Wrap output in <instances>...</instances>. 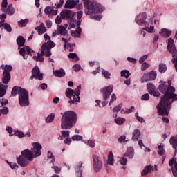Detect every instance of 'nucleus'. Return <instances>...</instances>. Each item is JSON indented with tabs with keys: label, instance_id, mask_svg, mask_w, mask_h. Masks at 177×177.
I'll use <instances>...</instances> for the list:
<instances>
[{
	"label": "nucleus",
	"instance_id": "f257e3e1",
	"mask_svg": "<svg viewBox=\"0 0 177 177\" xmlns=\"http://www.w3.org/2000/svg\"><path fill=\"white\" fill-rule=\"evenodd\" d=\"M160 92L164 93L161 97L160 102L157 105L160 115H168L171 110V104L177 100V95L175 94V87L169 86L167 82L161 81L158 87Z\"/></svg>",
	"mask_w": 177,
	"mask_h": 177
},
{
	"label": "nucleus",
	"instance_id": "f03ea898",
	"mask_svg": "<svg viewBox=\"0 0 177 177\" xmlns=\"http://www.w3.org/2000/svg\"><path fill=\"white\" fill-rule=\"evenodd\" d=\"M44 38L45 42L41 46V51L37 53V56L33 57L34 60H36V62H44L45 60L44 59V55H45L46 57H50V56H52L50 49L56 46V44L50 40V36L48 35L46 33L44 34Z\"/></svg>",
	"mask_w": 177,
	"mask_h": 177
},
{
	"label": "nucleus",
	"instance_id": "7ed1b4c3",
	"mask_svg": "<svg viewBox=\"0 0 177 177\" xmlns=\"http://www.w3.org/2000/svg\"><path fill=\"white\" fill-rule=\"evenodd\" d=\"M77 122V114L73 111H67L61 118L62 129H71Z\"/></svg>",
	"mask_w": 177,
	"mask_h": 177
},
{
	"label": "nucleus",
	"instance_id": "20e7f679",
	"mask_svg": "<svg viewBox=\"0 0 177 177\" xmlns=\"http://www.w3.org/2000/svg\"><path fill=\"white\" fill-rule=\"evenodd\" d=\"M34 160L32 152L30 149H24L21 152V155L17 157V162L20 167H27L30 161Z\"/></svg>",
	"mask_w": 177,
	"mask_h": 177
},
{
	"label": "nucleus",
	"instance_id": "39448f33",
	"mask_svg": "<svg viewBox=\"0 0 177 177\" xmlns=\"http://www.w3.org/2000/svg\"><path fill=\"white\" fill-rule=\"evenodd\" d=\"M81 93V85L77 86V88L74 90L71 88H67L66 90L65 94L67 97L70 99L68 103L71 104H77L80 103V95Z\"/></svg>",
	"mask_w": 177,
	"mask_h": 177
},
{
	"label": "nucleus",
	"instance_id": "423d86ee",
	"mask_svg": "<svg viewBox=\"0 0 177 177\" xmlns=\"http://www.w3.org/2000/svg\"><path fill=\"white\" fill-rule=\"evenodd\" d=\"M103 10H104V8L97 2L90 3L88 7V13L90 15L91 19H94V20H101L102 15H96V13H102Z\"/></svg>",
	"mask_w": 177,
	"mask_h": 177
},
{
	"label": "nucleus",
	"instance_id": "0eeeda50",
	"mask_svg": "<svg viewBox=\"0 0 177 177\" xmlns=\"http://www.w3.org/2000/svg\"><path fill=\"white\" fill-rule=\"evenodd\" d=\"M19 103L21 107H27L30 106L28 91L24 88H20L19 91Z\"/></svg>",
	"mask_w": 177,
	"mask_h": 177
},
{
	"label": "nucleus",
	"instance_id": "6e6552de",
	"mask_svg": "<svg viewBox=\"0 0 177 177\" xmlns=\"http://www.w3.org/2000/svg\"><path fill=\"white\" fill-rule=\"evenodd\" d=\"M93 168L95 172H100L103 168V160L97 154L92 155Z\"/></svg>",
	"mask_w": 177,
	"mask_h": 177
},
{
	"label": "nucleus",
	"instance_id": "1a4fd4ad",
	"mask_svg": "<svg viewBox=\"0 0 177 177\" xmlns=\"http://www.w3.org/2000/svg\"><path fill=\"white\" fill-rule=\"evenodd\" d=\"M1 68L3 70V84H9V81H10V71H12V66L10 65H1Z\"/></svg>",
	"mask_w": 177,
	"mask_h": 177
},
{
	"label": "nucleus",
	"instance_id": "9d476101",
	"mask_svg": "<svg viewBox=\"0 0 177 177\" xmlns=\"http://www.w3.org/2000/svg\"><path fill=\"white\" fill-rule=\"evenodd\" d=\"M32 146L33 147L31 149L32 154L34 158H37V157H39L41 154H42V145L39 144V142H33L32 143Z\"/></svg>",
	"mask_w": 177,
	"mask_h": 177
},
{
	"label": "nucleus",
	"instance_id": "9b49d317",
	"mask_svg": "<svg viewBox=\"0 0 177 177\" xmlns=\"http://www.w3.org/2000/svg\"><path fill=\"white\" fill-rule=\"evenodd\" d=\"M39 80V81H42L44 80V75L41 73L39 71V68L38 66H35L32 70V76L30 77V80Z\"/></svg>",
	"mask_w": 177,
	"mask_h": 177
},
{
	"label": "nucleus",
	"instance_id": "f8f14e48",
	"mask_svg": "<svg viewBox=\"0 0 177 177\" xmlns=\"http://www.w3.org/2000/svg\"><path fill=\"white\" fill-rule=\"evenodd\" d=\"M146 19V14L142 13L139 14L136 17V22L137 24H139V26H145V27H147V26H150L149 22L145 21Z\"/></svg>",
	"mask_w": 177,
	"mask_h": 177
},
{
	"label": "nucleus",
	"instance_id": "ddd939ff",
	"mask_svg": "<svg viewBox=\"0 0 177 177\" xmlns=\"http://www.w3.org/2000/svg\"><path fill=\"white\" fill-rule=\"evenodd\" d=\"M31 52L33 51L29 46H24L19 50V53L21 56H22L25 60H27V59H28V56H32Z\"/></svg>",
	"mask_w": 177,
	"mask_h": 177
},
{
	"label": "nucleus",
	"instance_id": "4468645a",
	"mask_svg": "<svg viewBox=\"0 0 177 177\" xmlns=\"http://www.w3.org/2000/svg\"><path fill=\"white\" fill-rule=\"evenodd\" d=\"M114 87L113 86H109L107 87H104L101 90V92H102L103 98L104 100H107L109 97H110V95L113 93V89Z\"/></svg>",
	"mask_w": 177,
	"mask_h": 177
},
{
	"label": "nucleus",
	"instance_id": "2eb2a0df",
	"mask_svg": "<svg viewBox=\"0 0 177 177\" xmlns=\"http://www.w3.org/2000/svg\"><path fill=\"white\" fill-rule=\"evenodd\" d=\"M169 165L171 168L173 176L177 177V162L176 158H173L169 160Z\"/></svg>",
	"mask_w": 177,
	"mask_h": 177
},
{
	"label": "nucleus",
	"instance_id": "dca6fc26",
	"mask_svg": "<svg viewBox=\"0 0 177 177\" xmlns=\"http://www.w3.org/2000/svg\"><path fill=\"white\" fill-rule=\"evenodd\" d=\"M147 88L148 89L149 93H150V95H152V96H160L159 92L156 90V86H154L153 84L147 83Z\"/></svg>",
	"mask_w": 177,
	"mask_h": 177
},
{
	"label": "nucleus",
	"instance_id": "f3484780",
	"mask_svg": "<svg viewBox=\"0 0 177 177\" xmlns=\"http://www.w3.org/2000/svg\"><path fill=\"white\" fill-rule=\"evenodd\" d=\"M82 162L79 161L75 167V176L77 177H82V171H84V166H82Z\"/></svg>",
	"mask_w": 177,
	"mask_h": 177
},
{
	"label": "nucleus",
	"instance_id": "a211bd4d",
	"mask_svg": "<svg viewBox=\"0 0 177 177\" xmlns=\"http://www.w3.org/2000/svg\"><path fill=\"white\" fill-rule=\"evenodd\" d=\"M62 19H71V16H74V12L70 10H64L60 13Z\"/></svg>",
	"mask_w": 177,
	"mask_h": 177
},
{
	"label": "nucleus",
	"instance_id": "6ab92c4d",
	"mask_svg": "<svg viewBox=\"0 0 177 177\" xmlns=\"http://www.w3.org/2000/svg\"><path fill=\"white\" fill-rule=\"evenodd\" d=\"M44 13H46V15H48L49 16H56V15L58 13V10L53 9V7L48 6L45 8Z\"/></svg>",
	"mask_w": 177,
	"mask_h": 177
},
{
	"label": "nucleus",
	"instance_id": "aec40b11",
	"mask_svg": "<svg viewBox=\"0 0 177 177\" xmlns=\"http://www.w3.org/2000/svg\"><path fill=\"white\" fill-rule=\"evenodd\" d=\"M135 156V150L132 147L127 148L125 153L124 154V157H128L130 160H132Z\"/></svg>",
	"mask_w": 177,
	"mask_h": 177
},
{
	"label": "nucleus",
	"instance_id": "412c9836",
	"mask_svg": "<svg viewBox=\"0 0 177 177\" xmlns=\"http://www.w3.org/2000/svg\"><path fill=\"white\" fill-rule=\"evenodd\" d=\"M140 135H142L140 130L138 129H134L132 132V140H133V142H138L139 138H140Z\"/></svg>",
	"mask_w": 177,
	"mask_h": 177
},
{
	"label": "nucleus",
	"instance_id": "4be33fe9",
	"mask_svg": "<svg viewBox=\"0 0 177 177\" xmlns=\"http://www.w3.org/2000/svg\"><path fill=\"white\" fill-rule=\"evenodd\" d=\"M78 2H80V0H71L70 1H66L65 3V8H67L68 9H73Z\"/></svg>",
	"mask_w": 177,
	"mask_h": 177
},
{
	"label": "nucleus",
	"instance_id": "5701e85b",
	"mask_svg": "<svg viewBox=\"0 0 177 177\" xmlns=\"http://www.w3.org/2000/svg\"><path fill=\"white\" fill-rule=\"evenodd\" d=\"M35 30L38 32L39 35H42V34L46 32V28L45 27L44 23H41L39 26H37Z\"/></svg>",
	"mask_w": 177,
	"mask_h": 177
},
{
	"label": "nucleus",
	"instance_id": "b1692460",
	"mask_svg": "<svg viewBox=\"0 0 177 177\" xmlns=\"http://www.w3.org/2000/svg\"><path fill=\"white\" fill-rule=\"evenodd\" d=\"M159 34L161 35V37H164V38H168V37H171L172 32L167 28H162L159 32Z\"/></svg>",
	"mask_w": 177,
	"mask_h": 177
},
{
	"label": "nucleus",
	"instance_id": "393cba45",
	"mask_svg": "<svg viewBox=\"0 0 177 177\" xmlns=\"http://www.w3.org/2000/svg\"><path fill=\"white\" fill-rule=\"evenodd\" d=\"M53 74L55 77H57L58 78H62V77H64V75H66V72L63 69L55 70V71H53Z\"/></svg>",
	"mask_w": 177,
	"mask_h": 177
},
{
	"label": "nucleus",
	"instance_id": "a878e982",
	"mask_svg": "<svg viewBox=\"0 0 177 177\" xmlns=\"http://www.w3.org/2000/svg\"><path fill=\"white\" fill-rule=\"evenodd\" d=\"M1 28H4L7 32H12V26L8 23L0 22Z\"/></svg>",
	"mask_w": 177,
	"mask_h": 177
},
{
	"label": "nucleus",
	"instance_id": "bb28decb",
	"mask_svg": "<svg viewBox=\"0 0 177 177\" xmlns=\"http://www.w3.org/2000/svg\"><path fill=\"white\" fill-rule=\"evenodd\" d=\"M6 89H8V86L0 82V97H3L6 95Z\"/></svg>",
	"mask_w": 177,
	"mask_h": 177
},
{
	"label": "nucleus",
	"instance_id": "cd10ccee",
	"mask_svg": "<svg viewBox=\"0 0 177 177\" xmlns=\"http://www.w3.org/2000/svg\"><path fill=\"white\" fill-rule=\"evenodd\" d=\"M107 164L109 165H114V155L111 151L108 154Z\"/></svg>",
	"mask_w": 177,
	"mask_h": 177
},
{
	"label": "nucleus",
	"instance_id": "c85d7f7f",
	"mask_svg": "<svg viewBox=\"0 0 177 177\" xmlns=\"http://www.w3.org/2000/svg\"><path fill=\"white\" fill-rule=\"evenodd\" d=\"M15 8L12 4H10L8 6L7 9L6 10L5 12L9 16H12V15H15Z\"/></svg>",
	"mask_w": 177,
	"mask_h": 177
},
{
	"label": "nucleus",
	"instance_id": "c756f323",
	"mask_svg": "<svg viewBox=\"0 0 177 177\" xmlns=\"http://www.w3.org/2000/svg\"><path fill=\"white\" fill-rule=\"evenodd\" d=\"M57 31H59V34L63 36L67 35V30L63 26H58L57 28Z\"/></svg>",
	"mask_w": 177,
	"mask_h": 177
},
{
	"label": "nucleus",
	"instance_id": "7c9ffc66",
	"mask_svg": "<svg viewBox=\"0 0 177 177\" xmlns=\"http://www.w3.org/2000/svg\"><path fill=\"white\" fill-rule=\"evenodd\" d=\"M151 169H153V166H146L141 173L142 176H145V175H147V174L151 172Z\"/></svg>",
	"mask_w": 177,
	"mask_h": 177
},
{
	"label": "nucleus",
	"instance_id": "2f4dec72",
	"mask_svg": "<svg viewBox=\"0 0 177 177\" xmlns=\"http://www.w3.org/2000/svg\"><path fill=\"white\" fill-rule=\"evenodd\" d=\"M82 29L80 26H78L76 28V31H71V35L72 37H75L76 38H80V36L81 35Z\"/></svg>",
	"mask_w": 177,
	"mask_h": 177
},
{
	"label": "nucleus",
	"instance_id": "473e14b6",
	"mask_svg": "<svg viewBox=\"0 0 177 177\" xmlns=\"http://www.w3.org/2000/svg\"><path fill=\"white\" fill-rule=\"evenodd\" d=\"M17 45L20 46H24V44L26 43V39L22 36H19L17 39Z\"/></svg>",
	"mask_w": 177,
	"mask_h": 177
},
{
	"label": "nucleus",
	"instance_id": "72a5a7b5",
	"mask_svg": "<svg viewBox=\"0 0 177 177\" xmlns=\"http://www.w3.org/2000/svg\"><path fill=\"white\" fill-rule=\"evenodd\" d=\"M65 37H66L65 38L64 37L62 38V41L64 42V48L67 49V44H68L67 42H68L70 39H71V36H70V35H68V33H66Z\"/></svg>",
	"mask_w": 177,
	"mask_h": 177
},
{
	"label": "nucleus",
	"instance_id": "f704fd0d",
	"mask_svg": "<svg viewBox=\"0 0 177 177\" xmlns=\"http://www.w3.org/2000/svg\"><path fill=\"white\" fill-rule=\"evenodd\" d=\"M84 14V12L82 11H78L77 12V20L78 21H75V24H76V26H81V19L82 17V15Z\"/></svg>",
	"mask_w": 177,
	"mask_h": 177
},
{
	"label": "nucleus",
	"instance_id": "c9c22d12",
	"mask_svg": "<svg viewBox=\"0 0 177 177\" xmlns=\"http://www.w3.org/2000/svg\"><path fill=\"white\" fill-rule=\"evenodd\" d=\"M127 156H121L118 158V162H120V164L121 165L125 166L127 165V163L128 162V159H127V158H125Z\"/></svg>",
	"mask_w": 177,
	"mask_h": 177
},
{
	"label": "nucleus",
	"instance_id": "e433bc0d",
	"mask_svg": "<svg viewBox=\"0 0 177 177\" xmlns=\"http://www.w3.org/2000/svg\"><path fill=\"white\" fill-rule=\"evenodd\" d=\"M82 142L85 143V145L90 146V147H95V140H83Z\"/></svg>",
	"mask_w": 177,
	"mask_h": 177
},
{
	"label": "nucleus",
	"instance_id": "4c0bfd02",
	"mask_svg": "<svg viewBox=\"0 0 177 177\" xmlns=\"http://www.w3.org/2000/svg\"><path fill=\"white\" fill-rule=\"evenodd\" d=\"M169 143L171 145L173 149L177 148V138L175 137H171L169 140Z\"/></svg>",
	"mask_w": 177,
	"mask_h": 177
},
{
	"label": "nucleus",
	"instance_id": "58836bf2",
	"mask_svg": "<svg viewBox=\"0 0 177 177\" xmlns=\"http://www.w3.org/2000/svg\"><path fill=\"white\" fill-rule=\"evenodd\" d=\"M53 120H55V114L51 113L46 118V124H50L51 122H53Z\"/></svg>",
	"mask_w": 177,
	"mask_h": 177
},
{
	"label": "nucleus",
	"instance_id": "ea45409f",
	"mask_svg": "<svg viewBox=\"0 0 177 177\" xmlns=\"http://www.w3.org/2000/svg\"><path fill=\"white\" fill-rule=\"evenodd\" d=\"M140 81L142 83L143 82H147V81H151L150 79V76L149 75V73H144L143 76L141 77Z\"/></svg>",
	"mask_w": 177,
	"mask_h": 177
},
{
	"label": "nucleus",
	"instance_id": "a19ab883",
	"mask_svg": "<svg viewBox=\"0 0 177 177\" xmlns=\"http://www.w3.org/2000/svg\"><path fill=\"white\" fill-rule=\"evenodd\" d=\"M158 153L159 156H164L165 154V150H164V145L160 144L158 147Z\"/></svg>",
	"mask_w": 177,
	"mask_h": 177
},
{
	"label": "nucleus",
	"instance_id": "79ce46f5",
	"mask_svg": "<svg viewBox=\"0 0 177 177\" xmlns=\"http://www.w3.org/2000/svg\"><path fill=\"white\" fill-rule=\"evenodd\" d=\"M115 122L118 125H122L125 122V118L121 117L116 118H115Z\"/></svg>",
	"mask_w": 177,
	"mask_h": 177
},
{
	"label": "nucleus",
	"instance_id": "37998d69",
	"mask_svg": "<svg viewBox=\"0 0 177 177\" xmlns=\"http://www.w3.org/2000/svg\"><path fill=\"white\" fill-rule=\"evenodd\" d=\"M28 23V19H21L20 21H18V26L19 27H26Z\"/></svg>",
	"mask_w": 177,
	"mask_h": 177
},
{
	"label": "nucleus",
	"instance_id": "c03bdc74",
	"mask_svg": "<svg viewBox=\"0 0 177 177\" xmlns=\"http://www.w3.org/2000/svg\"><path fill=\"white\" fill-rule=\"evenodd\" d=\"M14 135L19 137V139H22V138H24V133L20 130H15Z\"/></svg>",
	"mask_w": 177,
	"mask_h": 177
},
{
	"label": "nucleus",
	"instance_id": "a18cd8bd",
	"mask_svg": "<svg viewBox=\"0 0 177 177\" xmlns=\"http://www.w3.org/2000/svg\"><path fill=\"white\" fill-rule=\"evenodd\" d=\"M20 89H21V88H19L17 86L13 87L11 91V96H16L17 94L19 95V92H20Z\"/></svg>",
	"mask_w": 177,
	"mask_h": 177
},
{
	"label": "nucleus",
	"instance_id": "49530a36",
	"mask_svg": "<svg viewBox=\"0 0 177 177\" xmlns=\"http://www.w3.org/2000/svg\"><path fill=\"white\" fill-rule=\"evenodd\" d=\"M142 30H144V31H147V32H149L150 34H153V32H154V26H151L149 27V26H147L145 28H143Z\"/></svg>",
	"mask_w": 177,
	"mask_h": 177
},
{
	"label": "nucleus",
	"instance_id": "de8ad7c7",
	"mask_svg": "<svg viewBox=\"0 0 177 177\" xmlns=\"http://www.w3.org/2000/svg\"><path fill=\"white\" fill-rule=\"evenodd\" d=\"M82 139H84V138L80 135H74L72 136V140H73V142H79L80 140L82 142V140H84Z\"/></svg>",
	"mask_w": 177,
	"mask_h": 177
},
{
	"label": "nucleus",
	"instance_id": "09e8293b",
	"mask_svg": "<svg viewBox=\"0 0 177 177\" xmlns=\"http://www.w3.org/2000/svg\"><path fill=\"white\" fill-rule=\"evenodd\" d=\"M6 131L9 133V136H13L15 135V131H13V129L10 126L6 127Z\"/></svg>",
	"mask_w": 177,
	"mask_h": 177
},
{
	"label": "nucleus",
	"instance_id": "8fccbe9b",
	"mask_svg": "<svg viewBox=\"0 0 177 177\" xmlns=\"http://www.w3.org/2000/svg\"><path fill=\"white\" fill-rule=\"evenodd\" d=\"M102 75H104V77L106 80H110V76L111 75V74H110V73H109V71H107L104 69H102Z\"/></svg>",
	"mask_w": 177,
	"mask_h": 177
},
{
	"label": "nucleus",
	"instance_id": "3c124183",
	"mask_svg": "<svg viewBox=\"0 0 177 177\" xmlns=\"http://www.w3.org/2000/svg\"><path fill=\"white\" fill-rule=\"evenodd\" d=\"M8 6V0H3L1 3L2 12H6V8Z\"/></svg>",
	"mask_w": 177,
	"mask_h": 177
},
{
	"label": "nucleus",
	"instance_id": "603ef678",
	"mask_svg": "<svg viewBox=\"0 0 177 177\" xmlns=\"http://www.w3.org/2000/svg\"><path fill=\"white\" fill-rule=\"evenodd\" d=\"M120 74H121V77H124V78H127V79L129 78L130 75L128 70L122 71Z\"/></svg>",
	"mask_w": 177,
	"mask_h": 177
},
{
	"label": "nucleus",
	"instance_id": "864d4df0",
	"mask_svg": "<svg viewBox=\"0 0 177 177\" xmlns=\"http://www.w3.org/2000/svg\"><path fill=\"white\" fill-rule=\"evenodd\" d=\"M48 158H52V160L50 161V164H53V165H55V156H53V153L50 151H48Z\"/></svg>",
	"mask_w": 177,
	"mask_h": 177
},
{
	"label": "nucleus",
	"instance_id": "5fc2aeb1",
	"mask_svg": "<svg viewBox=\"0 0 177 177\" xmlns=\"http://www.w3.org/2000/svg\"><path fill=\"white\" fill-rule=\"evenodd\" d=\"M159 71L160 73H165L167 71V65L160 64L159 65Z\"/></svg>",
	"mask_w": 177,
	"mask_h": 177
},
{
	"label": "nucleus",
	"instance_id": "6e6d98bb",
	"mask_svg": "<svg viewBox=\"0 0 177 177\" xmlns=\"http://www.w3.org/2000/svg\"><path fill=\"white\" fill-rule=\"evenodd\" d=\"M148 74L149 75L151 81H153L155 78H157V73H156L155 71L148 73Z\"/></svg>",
	"mask_w": 177,
	"mask_h": 177
},
{
	"label": "nucleus",
	"instance_id": "4d7b16f0",
	"mask_svg": "<svg viewBox=\"0 0 177 177\" xmlns=\"http://www.w3.org/2000/svg\"><path fill=\"white\" fill-rule=\"evenodd\" d=\"M62 136L63 138H68L70 136V131L68 130H64L61 131Z\"/></svg>",
	"mask_w": 177,
	"mask_h": 177
},
{
	"label": "nucleus",
	"instance_id": "13d9d810",
	"mask_svg": "<svg viewBox=\"0 0 177 177\" xmlns=\"http://www.w3.org/2000/svg\"><path fill=\"white\" fill-rule=\"evenodd\" d=\"M149 67L150 65L148 63L144 62L141 66V70L142 71H145V70H147V68H149Z\"/></svg>",
	"mask_w": 177,
	"mask_h": 177
},
{
	"label": "nucleus",
	"instance_id": "bf43d9fd",
	"mask_svg": "<svg viewBox=\"0 0 177 177\" xmlns=\"http://www.w3.org/2000/svg\"><path fill=\"white\" fill-rule=\"evenodd\" d=\"M68 57H69V59H75L76 57V60H80V58H78V55H77L76 53H69L68 55Z\"/></svg>",
	"mask_w": 177,
	"mask_h": 177
},
{
	"label": "nucleus",
	"instance_id": "052dcab7",
	"mask_svg": "<svg viewBox=\"0 0 177 177\" xmlns=\"http://www.w3.org/2000/svg\"><path fill=\"white\" fill-rule=\"evenodd\" d=\"M121 109H122V104H120L119 105L114 107L113 109V111L114 113H118V111H120V110H121Z\"/></svg>",
	"mask_w": 177,
	"mask_h": 177
},
{
	"label": "nucleus",
	"instance_id": "680f3d73",
	"mask_svg": "<svg viewBox=\"0 0 177 177\" xmlns=\"http://www.w3.org/2000/svg\"><path fill=\"white\" fill-rule=\"evenodd\" d=\"M8 165H10V167L12 169H17V168H19V166L17 165V164H16L13 162H8Z\"/></svg>",
	"mask_w": 177,
	"mask_h": 177
},
{
	"label": "nucleus",
	"instance_id": "e2e57ef3",
	"mask_svg": "<svg viewBox=\"0 0 177 177\" xmlns=\"http://www.w3.org/2000/svg\"><path fill=\"white\" fill-rule=\"evenodd\" d=\"M149 99H150V95H149V93H145L141 97V100L147 101Z\"/></svg>",
	"mask_w": 177,
	"mask_h": 177
},
{
	"label": "nucleus",
	"instance_id": "0e129e2a",
	"mask_svg": "<svg viewBox=\"0 0 177 177\" xmlns=\"http://www.w3.org/2000/svg\"><path fill=\"white\" fill-rule=\"evenodd\" d=\"M125 139H127V137L125 136H122L118 138V141L119 142V143H124V142H128V140H126Z\"/></svg>",
	"mask_w": 177,
	"mask_h": 177
},
{
	"label": "nucleus",
	"instance_id": "69168bd1",
	"mask_svg": "<svg viewBox=\"0 0 177 177\" xmlns=\"http://www.w3.org/2000/svg\"><path fill=\"white\" fill-rule=\"evenodd\" d=\"M63 3H64V0H59L57 3L55 4L56 8H62L63 6Z\"/></svg>",
	"mask_w": 177,
	"mask_h": 177
},
{
	"label": "nucleus",
	"instance_id": "338daca9",
	"mask_svg": "<svg viewBox=\"0 0 177 177\" xmlns=\"http://www.w3.org/2000/svg\"><path fill=\"white\" fill-rule=\"evenodd\" d=\"M53 165V166L51 167V168H53L54 171L55 172V174H59L60 173V171H62V169L57 166H55Z\"/></svg>",
	"mask_w": 177,
	"mask_h": 177
},
{
	"label": "nucleus",
	"instance_id": "774afa93",
	"mask_svg": "<svg viewBox=\"0 0 177 177\" xmlns=\"http://www.w3.org/2000/svg\"><path fill=\"white\" fill-rule=\"evenodd\" d=\"M147 57H148V55H142L140 59H139V63H143V62H145V60H147Z\"/></svg>",
	"mask_w": 177,
	"mask_h": 177
}]
</instances>
